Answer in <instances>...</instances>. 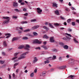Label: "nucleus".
I'll return each mask as SVG.
<instances>
[{"label":"nucleus","instance_id":"f257e3e1","mask_svg":"<svg viewBox=\"0 0 79 79\" xmlns=\"http://www.w3.org/2000/svg\"><path fill=\"white\" fill-rule=\"evenodd\" d=\"M9 17H3V19H7L6 20H5L3 22L4 24H8L9 23V21H10V19H9Z\"/></svg>","mask_w":79,"mask_h":79},{"label":"nucleus","instance_id":"f03ea898","mask_svg":"<svg viewBox=\"0 0 79 79\" xmlns=\"http://www.w3.org/2000/svg\"><path fill=\"white\" fill-rule=\"evenodd\" d=\"M27 53V52H26L23 53V54H22L21 55L20 57L18 58V60H21V59H22V58H26V56Z\"/></svg>","mask_w":79,"mask_h":79},{"label":"nucleus","instance_id":"7ed1b4c3","mask_svg":"<svg viewBox=\"0 0 79 79\" xmlns=\"http://www.w3.org/2000/svg\"><path fill=\"white\" fill-rule=\"evenodd\" d=\"M63 39H64V40H65V41L66 42H69V40L71 39V38L67 36L66 38H63Z\"/></svg>","mask_w":79,"mask_h":79},{"label":"nucleus","instance_id":"20e7f679","mask_svg":"<svg viewBox=\"0 0 79 79\" xmlns=\"http://www.w3.org/2000/svg\"><path fill=\"white\" fill-rule=\"evenodd\" d=\"M34 44H40L42 43V42L39 41V40L38 39H35L34 40Z\"/></svg>","mask_w":79,"mask_h":79},{"label":"nucleus","instance_id":"39448f33","mask_svg":"<svg viewBox=\"0 0 79 79\" xmlns=\"http://www.w3.org/2000/svg\"><path fill=\"white\" fill-rule=\"evenodd\" d=\"M18 6V4L17 2H14L13 3V6L15 8H17Z\"/></svg>","mask_w":79,"mask_h":79},{"label":"nucleus","instance_id":"423d86ee","mask_svg":"<svg viewBox=\"0 0 79 79\" xmlns=\"http://www.w3.org/2000/svg\"><path fill=\"white\" fill-rule=\"evenodd\" d=\"M27 35L28 37H29V38H30V39L32 38V37H34V35L30 33L27 34Z\"/></svg>","mask_w":79,"mask_h":79},{"label":"nucleus","instance_id":"0eeeda50","mask_svg":"<svg viewBox=\"0 0 79 79\" xmlns=\"http://www.w3.org/2000/svg\"><path fill=\"white\" fill-rule=\"evenodd\" d=\"M66 66H58L57 67L58 69H64V68H65Z\"/></svg>","mask_w":79,"mask_h":79},{"label":"nucleus","instance_id":"6e6552de","mask_svg":"<svg viewBox=\"0 0 79 79\" xmlns=\"http://www.w3.org/2000/svg\"><path fill=\"white\" fill-rule=\"evenodd\" d=\"M37 11L39 14H40L41 12L42 11V10H40V9L39 8H37Z\"/></svg>","mask_w":79,"mask_h":79},{"label":"nucleus","instance_id":"1a4fd4ad","mask_svg":"<svg viewBox=\"0 0 79 79\" xmlns=\"http://www.w3.org/2000/svg\"><path fill=\"white\" fill-rule=\"evenodd\" d=\"M39 27V25H36V26H35L34 27H32L31 29L33 30H34V29H37L38 27Z\"/></svg>","mask_w":79,"mask_h":79},{"label":"nucleus","instance_id":"9d476101","mask_svg":"<svg viewBox=\"0 0 79 79\" xmlns=\"http://www.w3.org/2000/svg\"><path fill=\"white\" fill-rule=\"evenodd\" d=\"M50 41L51 42H55V40H54V37H51L50 38Z\"/></svg>","mask_w":79,"mask_h":79},{"label":"nucleus","instance_id":"9b49d317","mask_svg":"<svg viewBox=\"0 0 79 79\" xmlns=\"http://www.w3.org/2000/svg\"><path fill=\"white\" fill-rule=\"evenodd\" d=\"M52 6L55 8H57V7H58V6H57V4L55 2H53L52 3Z\"/></svg>","mask_w":79,"mask_h":79},{"label":"nucleus","instance_id":"f8f14e48","mask_svg":"<svg viewBox=\"0 0 79 79\" xmlns=\"http://www.w3.org/2000/svg\"><path fill=\"white\" fill-rule=\"evenodd\" d=\"M10 35V33H6L5 34V35L6 36L8 35L6 37V38H9V37H10L11 36V35Z\"/></svg>","mask_w":79,"mask_h":79},{"label":"nucleus","instance_id":"ddd939ff","mask_svg":"<svg viewBox=\"0 0 79 79\" xmlns=\"http://www.w3.org/2000/svg\"><path fill=\"white\" fill-rule=\"evenodd\" d=\"M25 47H26L25 48V49L26 50H29V48H30V46H29V45L28 44L26 45L25 46Z\"/></svg>","mask_w":79,"mask_h":79},{"label":"nucleus","instance_id":"4468645a","mask_svg":"<svg viewBox=\"0 0 79 79\" xmlns=\"http://www.w3.org/2000/svg\"><path fill=\"white\" fill-rule=\"evenodd\" d=\"M18 39V38L17 37H14L13 38L12 40V41L13 42V41H15V40H16Z\"/></svg>","mask_w":79,"mask_h":79},{"label":"nucleus","instance_id":"2eb2a0df","mask_svg":"<svg viewBox=\"0 0 79 79\" xmlns=\"http://www.w3.org/2000/svg\"><path fill=\"white\" fill-rule=\"evenodd\" d=\"M55 14L57 15H60V13H59V11H58V10H56L55 11Z\"/></svg>","mask_w":79,"mask_h":79},{"label":"nucleus","instance_id":"dca6fc26","mask_svg":"<svg viewBox=\"0 0 79 79\" xmlns=\"http://www.w3.org/2000/svg\"><path fill=\"white\" fill-rule=\"evenodd\" d=\"M48 25H49L50 27H51V28H54V27H53V25H52V24H51V23H49Z\"/></svg>","mask_w":79,"mask_h":79},{"label":"nucleus","instance_id":"f3484780","mask_svg":"<svg viewBox=\"0 0 79 79\" xmlns=\"http://www.w3.org/2000/svg\"><path fill=\"white\" fill-rule=\"evenodd\" d=\"M43 28H44V29H45L46 31H48L49 30V28L45 26H44Z\"/></svg>","mask_w":79,"mask_h":79},{"label":"nucleus","instance_id":"a211bd4d","mask_svg":"<svg viewBox=\"0 0 79 79\" xmlns=\"http://www.w3.org/2000/svg\"><path fill=\"white\" fill-rule=\"evenodd\" d=\"M24 47V45H21V46H20L18 48H19V49H22V48H23Z\"/></svg>","mask_w":79,"mask_h":79},{"label":"nucleus","instance_id":"6ab92c4d","mask_svg":"<svg viewBox=\"0 0 79 79\" xmlns=\"http://www.w3.org/2000/svg\"><path fill=\"white\" fill-rule=\"evenodd\" d=\"M44 38H45V39H48V38H49V36H47V35H45L44 36Z\"/></svg>","mask_w":79,"mask_h":79},{"label":"nucleus","instance_id":"aec40b11","mask_svg":"<svg viewBox=\"0 0 79 79\" xmlns=\"http://www.w3.org/2000/svg\"><path fill=\"white\" fill-rule=\"evenodd\" d=\"M64 48V49H68V46L67 45H64L63 47Z\"/></svg>","mask_w":79,"mask_h":79},{"label":"nucleus","instance_id":"412c9836","mask_svg":"<svg viewBox=\"0 0 79 79\" xmlns=\"http://www.w3.org/2000/svg\"><path fill=\"white\" fill-rule=\"evenodd\" d=\"M34 59H35L33 60L34 63H35V62H37V60H38V59H37L36 57H35Z\"/></svg>","mask_w":79,"mask_h":79},{"label":"nucleus","instance_id":"4be33fe9","mask_svg":"<svg viewBox=\"0 0 79 79\" xmlns=\"http://www.w3.org/2000/svg\"><path fill=\"white\" fill-rule=\"evenodd\" d=\"M3 44L4 47H6L7 46L6 41H4L3 42Z\"/></svg>","mask_w":79,"mask_h":79},{"label":"nucleus","instance_id":"5701e85b","mask_svg":"<svg viewBox=\"0 0 79 79\" xmlns=\"http://www.w3.org/2000/svg\"><path fill=\"white\" fill-rule=\"evenodd\" d=\"M59 44L61 47H63V46H64V43H62V42L59 43Z\"/></svg>","mask_w":79,"mask_h":79},{"label":"nucleus","instance_id":"b1692460","mask_svg":"<svg viewBox=\"0 0 79 79\" xmlns=\"http://www.w3.org/2000/svg\"><path fill=\"white\" fill-rule=\"evenodd\" d=\"M45 74H46V72H43L42 73V75L43 76H45Z\"/></svg>","mask_w":79,"mask_h":79},{"label":"nucleus","instance_id":"393cba45","mask_svg":"<svg viewBox=\"0 0 79 79\" xmlns=\"http://www.w3.org/2000/svg\"><path fill=\"white\" fill-rule=\"evenodd\" d=\"M70 77H71V78H73V77H75V76L73 75H71L68 77V78H69Z\"/></svg>","mask_w":79,"mask_h":79},{"label":"nucleus","instance_id":"a878e982","mask_svg":"<svg viewBox=\"0 0 79 79\" xmlns=\"http://www.w3.org/2000/svg\"><path fill=\"white\" fill-rule=\"evenodd\" d=\"M21 24H27V22L26 21H23L21 22Z\"/></svg>","mask_w":79,"mask_h":79},{"label":"nucleus","instance_id":"bb28decb","mask_svg":"<svg viewBox=\"0 0 79 79\" xmlns=\"http://www.w3.org/2000/svg\"><path fill=\"white\" fill-rule=\"evenodd\" d=\"M54 25L55 26H60V24H58V23H54Z\"/></svg>","mask_w":79,"mask_h":79},{"label":"nucleus","instance_id":"cd10ccee","mask_svg":"<svg viewBox=\"0 0 79 79\" xmlns=\"http://www.w3.org/2000/svg\"><path fill=\"white\" fill-rule=\"evenodd\" d=\"M37 20L36 19H31V22H35Z\"/></svg>","mask_w":79,"mask_h":79},{"label":"nucleus","instance_id":"c85d7f7f","mask_svg":"<svg viewBox=\"0 0 79 79\" xmlns=\"http://www.w3.org/2000/svg\"><path fill=\"white\" fill-rule=\"evenodd\" d=\"M42 47H43V48L45 49V50H47V48L44 45L42 46Z\"/></svg>","mask_w":79,"mask_h":79},{"label":"nucleus","instance_id":"c756f323","mask_svg":"<svg viewBox=\"0 0 79 79\" xmlns=\"http://www.w3.org/2000/svg\"><path fill=\"white\" fill-rule=\"evenodd\" d=\"M48 59L49 60H53V57H50L49 58H48Z\"/></svg>","mask_w":79,"mask_h":79},{"label":"nucleus","instance_id":"7c9ffc66","mask_svg":"<svg viewBox=\"0 0 79 79\" xmlns=\"http://www.w3.org/2000/svg\"><path fill=\"white\" fill-rule=\"evenodd\" d=\"M48 59L49 60H53V57H50L49 58H48Z\"/></svg>","mask_w":79,"mask_h":79},{"label":"nucleus","instance_id":"2f4dec72","mask_svg":"<svg viewBox=\"0 0 79 79\" xmlns=\"http://www.w3.org/2000/svg\"><path fill=\"white\" fill-rule=\"evenodd\" d=\"M33 34L35 35V36H37V33L35 32H34L33 33Z\"/></svg>","mask_w":79,"mask_h":79},{"label":"nucleus","instance_id":"473e14b6","mask_svg":"<svg viewBox=\"0 0 79 79\" xmlns=\"http://www.w3.org/2000/svg\"><path fill=\"white\" fill-rule=\"evenodd\" d=\"M73 40L75 42V43H77V44H78V43H79L78 41H77V40H76V39H74Z\"/></svg>","mask_w":79,"mask_h":79},{"label":"nucleus","instance_id":"72a5a7b5","mask_svg":"<svg viewBox=\"0 0 79 79\" xmlns=\"http://www.w3.org/2000/svg\"><path fill=\"white\" fill-rule=\"evenodd\" d=\"M49 62H50V61H48V60H47L46 61H44V64H47V63H49Z\"/></svg>","mask_w":79,"mask_h":79},{"label":"nucleus","instance_id":"f704fd0d","mask_svg":"<svg viewBox=\"0 0 79 79\" xmlns=\"http://www.w3.org/2000/svg\"><path fill=\"white\" fill-rule=\"evenodd\" d=\"M29 31H30V29H27V30H24L23 31V32H29Z\"/></svg>","mask_w":79,"mask_h":79},{"label":"nucleus","instance_id":"c9c22d12","mask_svg":"<svg viewBox=\"0 0 79 79\" xmlns=\"http://www.w3.org/2000/svg\"><path fill=\"white\" fill-rule=\"evenodd\" d=\"M72 26L76 25V23L74 22H72Z\"/></svg>","mask_w":79,"mask_h":79},{"label":"nucleus","instance_id":"e433bc0d","mask_svg":"<svg viewBox=\"0 0 79 79\" xmlns=\"http://www.w3.org/2000/svg\"><path fill=\"white\" fill-rule=\"evenodd\" d=\"M66 34L67 35H68V36H69V37H72V35H71V34H69L68 33H66Z\"/></svg>","mask_w":79,"mask_h":79},{"label":"nucleus","instance_id":"4c0bfd02","mask_svg":"<svg viewBox=\"0 0 79 79\" xmlns=\"http://www.w3.org/2000/svg\"><path fill=\"white\" fill-rule=\"evenodd\" d=\"M30 76H31V77L34 76V73H32L30 74Z\"/></svg>","mask_w":79,"mask_h":79},{"label":"nucleus","instance_id":"58836bf2","mask_svg":"<svg viewBox=\"0 0 79 79\" xmlns=\"http://www.w3.org/2000/svg\"><path fill=\"white\" fill-rule=\"evenodd\" d=\"M23 39H24V40H27V39H28V38L26 36H25L23 37Z\"/></svg>","mask_w":79,"mask_h":79},{"label":"nucleus","instance_id":"ea45409f","mask_svg":"<svg viewBox=\"0 0 79 79\" xmlns=\"http://www.w3.org/2000/svg\"><path fill=\"white\" fill-rule=\"evenodd\" d=\"M52 58H53V60H55V59H56V56H53V57H52Z\"/></svg>","mask_w":79,"mask_h":79},{"label":"nucleus","instance_id":"a19ab883","mask_svg":"<svg viewBox=\"0 0 79 79\" xmlns=\"http://www.w3.org/2000/svg\"><path fill=\"white\" fill-rule=\"evenodd\" d=\"M0 63L1 64H3V63H4V61L2 60H0Z\"/></svg>","mask_w":79,"mask_h":79},{"label":"nucleus","instance_id":"79ce46f5","mask_svg":"<svg viewBox=\"0 0 79 79\" xmlns=\"http://www.w3.org/2000/svg\"><path fill=\"white\" fill-rule=\"evenodd\" d=\"M52 52H57V49H54L52 50Z\"/></svg>","mask_w":79,"mask_h":79},{"label":"nucleus","instance_id":"37998d69","mask_svg":"<svg viewBox=\"0 0 79 79\" xmlns=\"http://www.w3.org/2000/svg\"><path fill=\"white\" fill-rule=\"evenodd\" d=\"M67 22L68 23H70V22H71V19H69L67 20Z\"/></svg>","mask_w":79,"mask_h":79},{"label":"nucleus","instance_id":"c03bdc74","mask_svg":"<svg viewBox=\"0 0 79 79\" xmlns=\"http://www.w3.org/2000/svg\"><path fill=\"white\" fill-rule=\"evenodd\" d=\"M14 10L16 11H17L18 12H19V10H18L17 9H14Z\"/></svg>","mask_w":79,"mask_h":79},{"label":"nucleus","instance_id":"a18cd8bd","mask_svg":"<svg viewBox=\"0 0 79 79\" xmlns=\"http://www.w3.org/2000/svg\"><path fill=\"white\" fill-rule=\"evenodd\" d=\"M22 0H19L18 1V2L19 3H21L22 2Z\"/></svg>","mask_w":79,"mask_h":79},{"label":"nucleus","instance_id":"49530a36","mask_svg":"<svg viewBox=\"0 0 79 79\" xmlns=\"http://www.w3.org/2000/svg\"><path fill=\"white\" fill-rule=\"evenodd\" d=\"M37 69H35V70H34V72H35V73H36L37 72Z\"/></svg>","mask_w":79,"mask_h":79},{"label":"nucleus","instance_id":"de8ad7c7","mask_svg":"<svg viewBox=\"0 0 79 79\" xmlns=\"http://www.w3.org/2000/svg\"><path fill=\"white\" fill-rule=\"evenodd\" d=\"M60 18L61 19H63V20L65 19L64 18H63L62 16H60Z\"/></svg>","mask_w":79,"mask_h":79},{"label":"nucleus","instance_id":"09e8293b","mask_svg":"<svg viewBox=\"0 0 79 79\" xmlns=\"http://www.w3.org/2000/svg\"><path fill=\"white\" fill-rule=\"evenodd\" d=\"M16 73H18V72H19V69H17L16 71Z\"/></svg>","mask_w":79,"mask_h":79},{"label":"nucleus","instance_id":"8fccbe9b","mask_svg":"<svg viewBox=\"0 0 79 79\" xmlns=\"http://www.w3.org/2000/svg\"><path fill=\"white\" fill-rule=\"evenodd\" d=\"M24 16H28V14L27 13H26L25 14H24Z\"/></svg>","mask_w":79,"mask_h":79},{"label":"nucleus","instance_id":"3c124183","mask_svg":"<svg viewBox=\"0 0 79 79\" xmlns=\"http://www.w3.org/2000/svg\"><path fill=\"white\" fill-rule=\"evenodd\" d=\"M48 22H46L44 24L46 26H47V25H48Z\"/></svg>","mask_w":79,"mask_h":79},{"label":"nucleus","instance_id":"603ef678","mask_svg":"<svg viewBox=\"0 0 79 79\" xmlns=\"http://www.w3.org/2000/svg\"><path fill=\"white\" fill-rule=\"evenodd\" d=\"M17 17L16 16H13V18L14 19H16V18H17Z\"/></svg>","mask_w":79,"mask_h":79},{"label":"nucleus","instance_id":"864d4df0","mask_svg":"<svg viewBox=\"0 0 79 79\" xmlns=\"http://www.w3.org/2000/svg\"><path fill=\"white\" fill-rule=\"evenodd\" d=\"M18 55V53H15V56H16Z\"/></svg>","mask_w":79,"mask_h":79},{"label":"nucleus","instance_id":"5fc2aeb1","mask_svg":"<svg viewBox=\"0 0 79 79\" xmlns=\"http://www.w3.org/2000/svg\"><path fill=\"white\" fill-rule=\"evenodd\" d=\"M21 5H24V2H21Z\"/></svg>","mask_w":79,"mask_h":79},{"label":"nucleus","instance_id":"6e6d98bb","mask_svg":"<svg viewBox=\"0 0 79 79\" xmlns=\"http://www.w3.org/2000/svg\"><path fill=\"white\" fill-rule=\"evenodd\" d=\"M73 14H74V15H76V12L75 11H73Z\"/></svg>","mask_w":79,"mask_h":79},{"label":"nucleus","instance_id":"4d7b16f0","mask_svg":"<svg viewBox=\"0 0 79 79\" xmlns=\"http://www.w3.org/2000/svg\"><path fill=\"white\" fill-rule=\"evenodd\" d=\"M77 23H79V20L78 19H77L76 20Z\"/></svg>","mask_w":79,"mask_h":79},{"label":"nucleus","instance_id":"13d9d810","mask_svg":"<svg viewBox=\"0 0 79 79\" xmlns=\"http://www.w3.org/2000/svg\"><path fill=\"white\" fill-rule=\"evenodd\" d=\"M18 58V57H15L13 58L12 59V60H15V59H16V58Z\"/></svg>","mask_w":79,"mask_h":79},{"label":"nucleus","instance_id":"bf43d9fd","mask_svg":"<svg viewBox=\"0 0 79 79\" xmlns=\"http://www.w3.org/2000/svg\"><path fill=\"white\" fill-rule=\"evenodd\" d=\"M64 26H66L67 25V23H66V22H64Z\"/></svg>","mask_w":79,"mask_h":79},{"label":"nucleus","instance_id":"052dcab7","mask_svg":"<svg viewBox=\"0 0 79 79\" xmlns=\"http://www.w3.org/2000/svg\"><path fill=\"white\" fill-rule=\"evenodd\" d=\"M36 49H37V50L38 49V50H40V47H38V48H36Z\"/></svg>","mask_w":79,"mask_h":79},{"label":"nucleus","instance_id":"680f3d73","mask_svg":"<svg viewBox=\"0 0 79 79\" xmlns=\"http://www.w3.org/2000/svg\"><path fill=\"white\" fill-rule=\"evenodd\" d=\"M43 44H44V45H46V44H47V42H44Z\"/></svg>","mask_w":79,"mask_h":79},{"label":"nucleus","instance_id":"e2e57ef3","mask_svg":"<svg viewBox=\"0 0 79 79\" xmlns=\"http://www.w3.org/2000/svg\"><path fill=\"white\" fill-rule=\"evenodd\" d=\"M19 29L22 31H23V27H19Z\"/></svg>","mask_w":79,"mask_h":79},{"label":"nucleus","instance_id":"0e129e2a","mask_svg":"<svg viewBox=\"0 0 79 79\" xmlns=\"http://www.w3.org/2000/svg\"><path fill=\"white\" fill-rule=\"evenodd\" d=\"M23 11H26V9L25 8H23Z\"/></svg>","mask_w":79,"mask_h":79},{"label":"nucleus","instance_id":"69168bd1","mask_svg":"<svg viewBox=\"0 0 79 79\" xmlns=\"http://www.w3.org/2000/svg\"><path fill=\"white\" fill-rule=\"evenodd\" d=\"M61 58H62L61 57H60L59 58V60H61Z\"/></svg>","mask_w":79,"mask_h":79},{"label":"nucleus","instance_id":"338daca9","mask_svg":"<svg viewBox=\"0 0 79 79\" xmlns=\"http://www.w3.org/2000/svg\"><path fill=\"white\" fill-rule=\"evenodd\" d=\"M18 63H16L14 64V65H15V66H17V65H18Z\"/></svg>","mask_w":79,"mask_h":79},{"label":"nucleus","instance_id":"774afa93","mask_svg":"<svg viewBox=\"0 0 79 79\" xmlns=\"http://www.w3.org/2000/svg\"><path fill=\"white\" fill-rule=\"evenodd\" d=\"M21 31H19L18 32L19 34H21Z\"/></svg>","mask_w":79,"mask_h":79}]
</instances>
